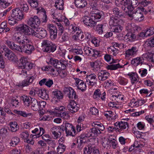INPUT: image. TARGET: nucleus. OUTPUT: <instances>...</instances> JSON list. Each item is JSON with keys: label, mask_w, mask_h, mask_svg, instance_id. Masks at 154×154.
Returning a JSON list of instances; mask_svg holds the SVG:
<instances>
[{"label": "nucleus", "mask_w": 154, "mask_h": 154, "mask_svg": "<svg viewBox=\"0 0 154 154\" xmlns=\"http://www.w3.org/2000/svg\"><path fill=\"white\" fill-rule=\"evenodd\" d=\"M150 3V1H147V0H122L120 3L122 5V10L125 13H127L133 11L140 3L145 7Z\"/></svg>", "instance_id": "1"}, {"label": "nucleus", "mask_w": 154, "mask_h": 154, "mask_svg": "<svg viewBox=\"0 0 154 154\" xmlns=\"http://www.w3.org/2000/svg\"><path fill=\"white\" fill-rule=\"evenodd\" d=\"M47 27L52 40H54L57 38L58 32V35H61L64 30L63 25L59 22L55 23V25L48 23L47 24Z\"/></svg>", "instance_id": "2"}, {"label": "nucleus", "mask_w": 154, "mask_h": 154, "mask_svg": "<svg viewBox=\"0 0 154 154\" xmlns=\"http://www.w3.org/2000/svg\"><path fill=\"white\" fill-rule=\"evenodd\" d=\"M103 16V14L97 12L91 16V17L88 16H84L81 21L86 26L90 27H94L96 24L97 21H99Z\"/></svg>", "instance_id": "3"}, {"label": "nucleus", "mask_w": 154, "mask_h": 154, "mask_svg": "<svg viewBox=\"0 0 154 154\" xmlns=\"http://www.w3.org/2000/svg\"><path fill=\"white\" fill-rule=\"evenodd\" d=\"M139 27L136 25L128 24L126 26V29L128 31L127 34L125 36V38H127L128 41L131 42L133 41L136 39L137 35L136 32L139 29Z\"/></svg>", "instance_id": "4"}, {"label": "nucleus", "mask_w": 154, "mask_h": 154, "mask_svg": "<svg viewBox=\"0 0 154 154\" xmlns=\"http://www.w3.org/2000/svg\"><path fill=\"white\" fill-rule=\"evenodd\" d=\"M15 29L16 31L25 35L30 36L33 35L34 30L29 26L25 23L19 25L16 27Z\"/></svg>", "instance_id": "5"}, {"label": "nucleus", "mask_w": 154, "mask_h": 154, "mask_svg": "<svg viewBox=\"0 0 154 154\" xmlns=\"http://www.w3.org/2000/svg\"><path fill=\"white\" fill-rule=\"evenodd\" d=\"M12 38L14 40L17 42L20 45H23L26 43L29 42V38L25 35H19L18 33H14L12 36Z\"/></svg>", "instance_id": "6"}, {"label": "nucleus", "mask_w": 154, "mask_h": 154, "mask_svg": "<svg viewBox=\"0 0 154 154\" xmlns=\"http://www.w3.org/2000/svg\"><path fill=\"white\" fill-rule=\"evenodd\" d=\"M132 11L125 13L129 17L131 18L134 19L135 20L140 21L144 19V16L140 11L138 10L132 12Z\"/></svg>", "instance_id": "7"}, {"label": "nucleus", "mask_w": 154, "mask_h": 154, "mask_svg": "<svg viewBox=\"0 0 154 154\" xmlns=\"http://www.w3.org/2000/svg\"><path fill=\"white\" fill-rule=\"evenodd\" d=\"M40 22L39 18L37 16H35L33 17H31L29 19L27 23L32 28L35 29L38 26Z\"/></svg>", "instance_id": "8"}, {"label": "nucleus", "mask_w": 154, "mask_h": 154, "mask_svg": "<svg viewBox=\"0 0 154 154\" xmlns=\"http://www.w3.org/2000/svg\"><path fill=\"white\" fill-rule=\"evenodd\" d=\"M29 41V42H27L22 45V52H24L28 54H30L34 50V46L30 39Z\"/></svg>", "instance_id": "9"}, {"label": "nucleus", "mask_w": 154, "mask_h": 154, "mask_svg": "<svg viewBox=\"0 0 154 154\" xmlns=\"http://www.w3.org/2000/svg\"><path fill=\"white\" fill-rule=\"evenodd\" d=\"M114 125L118 128L117 130V131L120 133H123L124 130L126 128L128 130V124L126 122H116L114 124Z\"/></svg>", "instance_id": "10"}, {"label": "nucleus", "mask_w": 154, "mask_h": 154, "mask_svg": "<svg viewBox=\"0 0 154 154\" xmlns=\"http://www.w3.org/2000/svg\"><path fill=\"white\" fill-rule=\"evenodd\" d=\"M11 15L12 17L17 21H20L24 18V14L23 12L18 8L12 10Z\"/></svg>", "instance_id": "11"}, {"label": "nucleus", "mask_w": 154, "mask_h": 154, "mask_svg": "<svg viewBox=\"0 0 154 154\" xmlns=\"http://www.w3.org/2000/svg\"><path fill=\"white\" fill-rule=\"evenodd\" d=\"M79 106L74 100H72L67 105V109L69 112L74 114L78 111L79 108Z\"/></svg>", "instance_id": "12"}, {"label": "nucleus", "mask_w": 154, "mask_h": 154, "mask_svg": "<svg viewBox=\"0 0 154 154\" xmlns=\"http://www.w3.org/2000/svg\"><path fill=\"white\" fill-rule=\"evenodd\" d=\"M140 57L143 61V63L145 60L154 63V52H148L143 54L142 56Z\"/></svg>", "instance_id": "13"}, {"label": "nucleus", "mask_w": 154, "mask_h": 154, "mask_svg": "<svg viewBox=\"0 0 154 154\" xmlns=\"http://www.w3.org/2000/svg\"><path fill=\"white\" fill-rule=\"evenodd\" d=\"M35 93L38 96L42 98L47 100L49 98V95L48 94V91L45 89H40L38 88V89L36 90Z\"/></svg>", "instance_id": "14"}, {"label": "nucleus", "mask_w": 154, "mask_h": 154, "mask_svg": "<svg viewBox=\"0 0 154 154\" xmlns=\"http://www.w3.org/2000/svg\"><path fill=\"white\" fill-rule=\"evenodd\" d=\"M98 78L99 80L103 81L109 76V73L106 70H101L98 72Z\"/></svg>", "instance_id": "15"}, {"label": "nucleus", "mask_w": 154, "mask_h": 154, "mask_svg": "<svg viewBox=\"0 0 154 154\" xmlns=\"http://www.w3.org/2000/svg\"><path fill=\"white\" fill-rule=\"evenodd\" d=\"M36 32L34 30L33 36H35L40 39L44 38L47 35V31L43 29H42L39 31L37 30Z\"/></svg>", "instance_id": "16"}, {"label": "nucleus", "mask_w": 154, "mask_h": 154, "mask_svg": "<svg viewBox=\"0 0 154 154\" xmlns=\"http://www.w3.org/2000/svg\"><path fill=\"white\" fill-rule=\"evenodd\" d=\"M39 132H38V128H35L34 130H32L31 131L33 134H36L32 135H30V137L34 138H37L39 137L40 136H42L45 132V130L42 127H39Z\"/></svg>", "instance_id": "17"}, {"label": "nucleus", "mask_w": 154, "mask_h": 154, "mask_svg": "<svg viewBox=\"0 0 154 154\" xmlns=\"http://www.w3.org/2000/svg\"><path fill=\"white\" fill-rule=\"evenodd\" d=\"M97 75L95 74H91L86 77V81L89 82V85L92 86L97 84Z\"/></svg>", "instance_id": "18"}, {"label": "nucleus", "mask_w": 154, "mask_h": 154, "mask_svg": "<svg viewBox=\"0 0 154 154\" xmlns=\"http://www.w3.org/2000/svg\"><path fill=\"white\" fill-rule=\"evenodd\" d=\"M122 22V20L116 18L114 15L110 17L109 20V24L110 26H115L120 24V23Z\"/></svg>", "instance_id": "19"}, {"label": "nucleus", "mask_w": 154, "mask_h": 154, "mask_svg": "<svg viewBox=\"0 0 154 154\" xmlns=\"http://www.w3.org/2000/svg\"><path fill=\"white\" fill-rule=\"evenodd\" d=\"M33 98L25 95L21 96L20 97V100L23 101L24 105L27 106H29L30 105L31 102V100H32Z\"/></svg>", "instance_id": "20"}, {"label": "nucleus", "mask_w": 154, "mask_h": 154, "mask_svg": "<svg viewBox=\"0 0 154 154\" xmlns=\"http://www.w3.org/2000/svg\"><path fill=\"white\" fill-rule=\"evenodd\" d=\"M138 51V48L136 46L132 47L127 50L125 52L126 56L129 57L130 56L136 55Z\"/></svg>", "instance_id": "21"}, {"label": "nucleus", "mask_w": 154, "mask_h": 154, "mask_svg": "<svg viewBox=\"0 0 154 154\" xmlns=\"http://www.w3.org/2000/svg\"><path fill=\"white\" fill-rule=\"evenodd\" d=\"M52 94L54 96L53 99H57L58 100H60L63 98V95L62 93L59 90L55 89L52 92Z\"/></svg>", "instance_id": "22"}, {"label": "nucleus", "mask_w": 154, "mask_h": 154, "mask_svg": "<svg viewBox=\"0 0 154 154\" xmlns=\"http://www.w3.org/2000/svg\"><path fill=\"white\" fill-rule=\"evenodd\" d=\"M31 102L30 104L31 105V108L34 111H37L39 110V107L38 105V101L35 98H32V100H31Z\"/></svg>", "instance_id": "23"}, {"label": "nucleus", "mask_w": 154, "mask_h": 154, "mask_svg": "<svg viewBox=\"0 0 154 154\" xmlns=\"http://www.w3.org/2000/svg\"><path fill=\"white\" fill-rule=\"evenodd\" d=\"M112 11L115 17L120 18H122L124 17V13L117 8H114L112 9Z\"/></svg>", "instance_id": "24"}, {"label": "nucleus", "mask_w": 154, "mask_h": 154, "mask_svg": "<svg viewBox=\"0 0 154 154\" xmlns=\"http://www.w3.org/2000/svg\"><path fill=\"white\" fill-rule=\"evenodd\" d=\"M101 133V132L95 127L90 129L88 132V134H89L90 137L97 136Z\"/></svg>", "instance_id": "25"}, {"label": "nucleus", "mask_w": 154, "mask_h": 154, "mask_svg": "<svg viewBox=\"0 0 154 154\" xmlns=\"http://www.w3.org/2000/svg\"><path fill=\"white\" fill-rule=\"evenodd\" d=\"M128 75L129 76L132 85H134L135 82H137L138 75L136 73L134 72L129 73L128 74Z\"/></svg>", "instance_id": "26"}, {"label": "nucleus", "mask_w": 154, "mask_h": 154, "mask_svg": "<svg viewBox=\"0 0 154 154\" xmlns=\"http://www.w3.org/2000/svg\"><path fill=\"white\" fill-rule=\"evenodd\" d=\"M75 3L76 6L79 8H83L87 5L85 0H75Z\"/></svg>", "instance_id": "27"}, {"label": "nucleus", "mask_w": 154, "mask_h": 154, "mask_svg": "<svg viewBox=\"0 0 154 154\" xmlns=\"http://www.w3.org/2000/svg\"><path fill=\"white\" fill-rule=\"evenodd\" d=\"M143 63V61L140 57L133 59L131 61V64L134 66H136L139 65H142Z\"/></svg>", "instance_id": "28"}, {"label": "nucleus", "mask_w": 154, "mask_h": 154, "mask_svg": "<svg viewBox=\"0 0 154 154\" xmlns=\"http://www.w3.org/2000/svg\"><path fill=\"white\" fill-rule=\"evenodd\" d=\"M28 62L27 58L25 57H21L20 60H18L17 62V64L19 67V68L22 69V66H24L26 63Z\"/></svg>", "instance_id": "29"}, {"label": "nucleus", "mask_w": 154, "mask_h": 154, "mask_svg": "<svg viewBox=\"0 0 154 154\" xmlns=\"http://www.w3.org/2000/svg\"><path fill=\"white\" fill-rule=\"evenodd\" d=\"M57 48V46L55 44H53L52 43L51 44V45L48 46V47L46 48V49H44L43 51L48 53L54 52Z\"/></svg>", "instance_id": "30"}, {"label": "nucleus", "mask_w": 154, "mask_h": 154, "mask_svg": "<svg viewBox=\"0 0 154 154\" xmlns=\"http://www.w3.org/2000/svg\"><path fill=\"white\" fill-rule=\"evenodd\" d=\"M60 61L54 58H51L50 59V61L48 63L49 65H52L56 68H60L59 66V63Z\"/></svg>", "instance_id": "31"}, {"label": "nucleus", "mask_w": 154, "mask_h": 154, "mask_svg": "<svg viewBox=\"0 0 154 154\" xmlns=\"http://www.w3.org/2000/svg\"><path fill=\"white\" fill-rule=\"evenodd\" d=\"M92 125L97 128L101 132L103 131L105 129V127L103 124L99 122H94L92 123Z\"/></svg>", "instance_id": "32"}, {"label": "nucleus", "mask_w": 154, "mask_h": 154, "mask_svg": "<svg viewBox=\"0 0 154 154\" xmlns=\"http://www.w3.org/2000/svg\"><path fill=\"white\" fill-rule=\"evenodd\" d=\"M94 148L91 145H89L84 148L83 154H91Z\"/></svg>", "instance_id": "33"}, {"label": "nucleus", "mask_w": 154, "mask_h": 154, "mask_svg": "<svg viewBox=\"0 0 154 154\" xmlns=\"http://www.w3.org/2000/svg\"><path fill=\"white\" fill-rule=\"evenodd\" d=\"M20 138L17 137L12 138L11 140V142L10 143V146H15L20 142Z\"/></svg>", "instance_id": "34"}, {"label": "nucleus", "mask_w": 154, "mask_h": 154, "mask_svg": "<svg viewBox=\"0 0 154 154\" xmlns=\"http://www.w3.org/2000/svg\"><path fill=\"white\" fill-rule=\"evenodd\" d=\"M63 0H57L55 3V6L57 8L60 10L63 9Z\"/></svg>", "instance_id": "35"}, {"label": "nucleus", "mask_w": 154, "mask_h": 154, "mask_svg": "<svg viewBox=\"0 0 154 154\" xmlns=\"http://www.w3.org/2000/svg\"><path fill=\"white\" fill-rule=\"evenodd\" d=\"M123 29L120 24L115 26H112L111 28L112 31L115 33H120Z\"/></svg>", "instance_id": "36"}, {"label": "nucleus", "mask_w": 154, "mask_h": 154, "mask_svg": "<svg viewBox=\"0 0 154 154\" xmlns=\"http://www.w3.org/2000/svg\"><path fill=\"white\" fill-rule=\"evenodd\" d=\"M108 69L111 70H116L119 68H122L123 66L120 65L118 63L117 64H113L110 65H108L107 67Z\"/></svg>", "instance_id": "37"}, {"label": "nucleus", "mask_w": 154, "mask_h": 154, "mask_svg": "<svg viewBox=\"0 0 154 154\" xmlns=\"http://www.w3.org/2000/svg\"><path fill=\"white\" fill-rule=\"evenodd\" d=\"M11 131L12 132H15L19 128L17 123L16 122H11L10 123Z\"/></svg>", "instance_id": "38"}, {"label": "nucleus", "mask_w": 154, "mask_h": 154, "mask_svg": "<svg viewBox=\"0 0 154 154\" xmlns=\"http://www.w3.org/2000/svg\"><path fill=\"white\" fill-rule=\"evenodd\" d=\"M90 137L89 134L88 133L86 134L85 133H82L79 137L80 141H82V142H86V139Z\"/></svg>", "instance_id": "39"}, {"label": "nucleus", "mask_w": 154, "mask_h": 154, "mask_svg": "<svg viewBox=\"0 0 154 154\" xmlns=\"http://www.w3.org/2000/svg\"><path fill=\"white\" fill-rule=\"evenodd\" d=\"M3 49L4 52L5 56L7 58L9 57V56L13 52L6 46L3 47Z\"/></svg>", "instance_id": "40"}, {"label": "nucleus", "mask_w": 154, "mask_h": 154, "mask_svg": "<svg viewBox=\"0 0 154 154\" xmlns=\"http://www.w3.org/2000/svg\"><path fill=\"white\" fill-rule=\"evenodd\" d=\"M66 147L65 145L61 144L57 148V152L58 154H61L65 150Z\"/></svg>", "instance_id": "41"}, {"label": "nucleus", "mask_w": 154, "mask_h": 154, "mask_svg": "<svg viewBox=\"0 0 154 154\" xmlns=\"http://www.w3.org/2000/svg\"><path fill=\"white\" fill-rule=\"evenodd\" d=\"M7 58L9 60L14 63H17L18 59L17 56L14 52L11 53Z\"/></svg>", "instance_id": "42"}, {"label": "nucleus", "mask_w": 154, "mask_h": 154, "mask_svg": "<svg viewBox=\"0 0 154 154\" xmlns=\"http://www.w3.org/2000/svg\"><path fill=\"white\" fill-rule=\"evenodd\" d=\"M52 43V42L49 40H42V46L44 48V49H46V48L48 47L49 46L51 45Z\"/></svg>", "instance_id": "43"}, {"label": "nucleus", "mask_w": 154, "mask_h": 154, "mask_svg": "<svg viewBox=\"0 0 154 154\" xmlns=\"http://www.w3.org/2000/svg\"><path fill=\"white\" fill-rule=\"evenodd\" d=\"M11 49L14 51H18L20 52H22V46H19L15 44L14 43L13 44Z\"/></svg>", "instance_id": "44"}, {"label": "nucleus", "mask_w": 154, "mask_h": 154, "mask_svg": "<svg viewBox=\"0 0 154 154\" xmlns=\"http://www.w3.org/2000/svg\"><path fill=\"white\" fill-rule=\"evenodd\" d=\"M101 96V92L100 89H96L94 91L93 95V98L96 100H98Z\"/></svg>", "instance_id": "45"}, {"label": "nucleus", "mask_w": 154, "mask_h": 154, "mask_svg": "<svg viewBox=\"0 0 154 154\" xmlns=\"http://www.w3.org/2000/svg\"><path fill=\"white\" fill-rule=\"evenodd\" d=\"M145 46L148 48H153L154 47V42L151 39L150 40H147L145 42Z\"/></svg>", "instance_id": "46"}, {"label": "nucleus", "mask_w": 154, "mask_h": 154, "mask_svg": "<svg viewBox=\"0 0 154 154\" xmlns=\"http://www.w3.org/2000/svg\"><path fill=\"white\" fill-rule=\"evenodd\" d=\"M65 130H68L67 131H68L70 130V129L73 130L72 131L74 133H75L76 131L75 128L71 124L67 123H65Z\"/></svg>", "instance_id": "47"}, {"label": "nucleus", "mask_w": 154, "mask_h": 154, "mask_svg": "<svg viewBox=\"0 0 154 154\" xmlns=\"http://www.w3.org/2000/svg\"><path fill=\"white\" fill-rule=\"evenodd\" d=\"M24 64V66H22V69H26L28 70H29L32 69L33 67L34 66V65L32 63L28 62Z\"/></svg>", "instance_id": "48"}, {"label": "nucleus", "mask_w": 154, "mask_h": 154, "mask_svg": "<svg viewBox=\"0 0 154 154\" xmlns=\"http://www.w3.org/2000/svg\"><path fill=\"white\" fill-rule=\"evenodd\" d=\"M42 139L48 144H50L52 143L51 138L48 134H45L42 137Z\"/></svg>", "instance_id": "49"}, {"label": "nucleus", "mask_w": 154, "mask_h": 154, "mask_svg": "<svg viewBox=\"0 0 154 154\" xmlns=\"http://www.w3.org/2000/svg\"><path fill=\"white\" fill-rule=\"evenodd\" d=\"M29 85V82L27 79L23 80L21 83L19 84L17 86L20 88H23V87L27 86Z\"/></svg>", "instance_id": "50"}, {"label": "nucleus", "mask_w": 154, "mask_h": 154, "mask_svg": "<svg viewBox=\"0 0 154 154\" xmlns=\"http://www.w3.org/2000/svg\"><path fill=\"white\" fill-rule=\"evenodd\" d=\"M93 49L88 47H85L84 48V50L85 54L88 56H91L92 54L93 51Z\"/></svg>", "instance_id": "51"}, {"label": "nucleus", "mask_w": 154, "mask_h": 154, "mask_svg": "<svg viewBox=\"0 0 154 154\" xmlns=\"http://www.w3.org/2000/svg\"><path fill=\"white\" fill-rule=\"evenodd\" d=\"M103 25L102 24H99L94 28V29L98 32L99 34H101L103 32Z\"/></svg>", "instance_id": "52"}, {"label": "nucleus", "mask_w": 154, "mask_h": 154, "mask_svg": "<svg viewBox=\"0 0 154 154\" xmlns=\"http://www.w3.org/2000/svg\"><path fill=\"white\" fill-rule=\"evenodd\" d=\"M110 50V53L112 54L114 56H116L119 52V50L117 48H116L114 47H111L109 48Z\"/></svg>", "instance_id": "53"}, {"label": "nucleus", "mask_w": 154, "mask_h": 154, "mask_svg": "<svg viewBox=\"0 0 154 154\" xmlns=\"http://www.w3.org/2000/svg\"><path fill=\"white\" fill-rule=\"evenodd\" d=\"M20 6L21 10H22L23 12H27L29 10L28 6L26 3H22L20 4Z\"/></svg>", "instance_id": "54"}, {"label": "nucleus", "mask_w": 154, "mask_h": 154, "mask_svg": "<svg viewBox=\"0 0 154 154\" xmlns=\"http://www.w3.org/2000/svg\"><path fill=\"white\" fill-rule=\"evenodd\" d=\"M68 95L70 98H74L76 99L78 98V96L76 95L75 92L73 89H71L70 93H69Z\"/></svg>", "instance_id": "55"}, {"label": "nucleus", "mask_w": 154, "mask_h": 154, "mask_svg": "<svg viewBox=\"0 0 154 154\" xmlns=\"http://www.w3.org/2000/svg\"><path fill=\"white\" fill-rule=\"evenodd\" d=\"M16 20H17L12 17L11 15L8 18V22L9 24L11 25H13L14 24L17 23Z\"/></svg>", "instance_id": "56"}, {"label": "nucleus", "mask_w": 154, "mask_h": 154, "mask_svg": "<svg viewBox=\"0 0 154 154\" xmlns=\"http://www.w3.org/2000/svg\"><path fill=\"white\" fill-rule=\"evenodd\" d=\"M110 145L112 146L113 148L116 149L118 146V144L117 141L114 139L109 140Z\"/></svg>", "instance_id": "57"}, {"label": "nucleus", "mask_w": 154, "mask_h": 154, "mask_svg": "<svg viewBox=\"0 0 154 154\" xmlns=\"http://www.w3.org/2000/svg\"><path fill=\"white\" fill-rule=\"evenodd\" d=\"M104 115L107 118H110L112 119H114L115 118H113V113L111 111H107L104 113Z\"/></svg>", "instance_id": "58"}, {"label": "nucleus", "mask_w": 154, "mask_h": 154, "mask_svg": "<svg viewBox=\"0 0 154 154\" xmlns=\"http://www.w3.org/2000/svg\"><path fill=\"white\" fill-rule=\"evenodd\" d=\"M69 37L68 34L65 32L62 35L61 38V41L62 42H64L68 41L69 40Z\"/></svg>", "instance_id": "59"}, {"label": "nucleus", "mask_w": 154, "mask_h": 154, "mask_svg": "<svg viewBox=\"0 0 154 154\" xmlns=\"http://www.w3.org/2000/svg\"><path fill=\"white\" fill-rule=\"evenodd\" d=\"M16 113L24 117H26L28 116H30L31 115V113H28L27 114L25 112L23 111L16 110Z\"/></svg>", "instance_id": "60"}, {"label": "nucleus", "mask_w": 154, "mask_h": 154, "mask_svg": "<svg viewBox=\"0 0 154 154\" xmlns=\"http://www.w3.org/2000/svg\"><path fill=\"white\" fill-rule=\"evenodd\" d=\"M83 83H80V84L78 86V88L83 91L86 89V85L84 82L82 81Z\"/></svg>", "instance_id": "61"}, {"label": "nucleus", "mask_w": 154, "mask_h": 154, "mask_svg": "<svg viewBox=\"0 0 154 154\" xmlns=\"http://www.w3.org/2000/svg\"><path fill=\"white\" fill-rule=\"evenodd\" d=\"M119 82L120 85H125L127 84L128 80L124 78H121L119 79Z\"/></svg>", "instance_id": "62"}, {"label": "nucleus", "mask_w": 154, "mask_h": 154, "mask_svg": "<svg viewBox=\"0 0 154 154\" xmlns=\"http://www.w3.org/2000/svg\"><path fill=\"white\" fill-rule=\"evenodd\" d=\"M20 137L24 140H27L29 136V134L27 131L22 132L20 134Z\"/></svg>", "instance_id": "63"}, {"label": "nucleus", "mask_w": 154, "mask_h": 154, "mask_svg": "<svg viewBox=\"0 0 154 154\" xmlns=\"http://www.w3.org/2000/svg\"><path fill=\"white\" fill-rule=\"evenodd\" d=\"M90 111L92 115H96L98 113V110L94 107H91Z\"/></svg>", "instance_id": "64"}]
</instances>
